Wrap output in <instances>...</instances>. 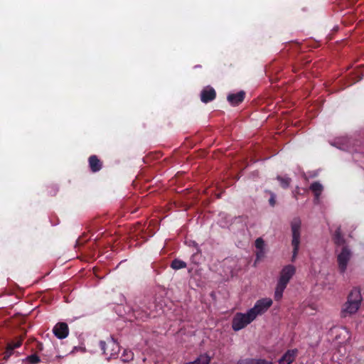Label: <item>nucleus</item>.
Wrapping results in <instances>:
<instances>
[{"label":"nucleus","mask_w":364,"mask_h":364,"mask_svg":"<svg viewBox=\"0 0 364 364\" xmlns=\"http://www.w3.org/2000/svg\"><path fill=\"white\" fill-rule=\"evenodd\" d=\"M37 349H38L39 351L43 350V343H42L38 342V343H37Z\"/></svg>","instance_id":"nucleus-25"},{"label":"nucleus","mask_w":364,"mask_h":364,"mask_svg":"<svg viewBox=\"0 0 364 364\" xmlns=\"http://www.w3.org/2000/svg\"><path fill=\"white\" fill-rule=\"evenodd\" d=\"M270 194V198L269 199V203L272 207H274L276 204V196L275 194L272 191H267Z\"/></svg>","instance_id":"nucleus-24"},{"label":"nucleus","mask_w":364,"mask_h":364,"mask_svg":"<svg viewBox=\"0 0 364 364\" xmlns=\"http://www.w3.org/2000/svg\"><path fill=\"white\" fill-rule=\"evenodd\" d=\"M216 97V92L213 87L207 86L204 87L200 92V100L204 103H208Z\"/></svg>","instance_id":"nucleus-9"},{"label":"nucleus","mask_w":364,"mask_h":364,"mask_svg":"<svg viewBox=\"0 0 364 364\" xmlns=\"http://www.w3.org/2000/svg\"><path fill=\"white\" fill-rule=\"evenodd\" d=\"M310 190L314 193L315 200L318 201L323 191V186L319 182H314L310 186Z\"/></svg>","instance_id":"nucleus-15"},{"label":"nucleus","mask_w":364,"mask_h":364,"mask_svg":"<svg viewBox=\"0 0 364 364\" xmlns=\"http://www.w3.org/2000/svg\"><path fill=\"white\" fill-rule=\"evenodd\" d=\"M352 257V252L348 246H343L341 252L337 256V262L338 271L343 274L346 269L348 262Z\"/></svg>","instance_id":"nucleus-7"},{"label":"nucleus","mask_w":364,"mask_h":364,"mask_svg":"<svg viewBox=\"0 0 364 364\" xmlns=\"http://www.w3.org/2000/svg\"><path fill=\"white\" fill-rule=\"evenodd\" d=\"M193 246H194V247H196V253H199V252H200V248H199L198 245L196 242H193Z\"/></svg>","instance_id":"nucleus-26"},{"label":"nucleus","mask_w":364,"mask_h":364,"mask_svg":"<svg viewBox=\"0 0 364 364\" xmlns=\"http://www.w3.org/2000/svg\"><path fill=\"white\" fill-rule=\"evenodd\" d=\"M264 250H257V251L256 252V260L255 263H256L257 261L263 258L264 257Z\"/></svg>","instance_id":"nucleus-23"},{"label":"nucleus","mask_w":364,"mask_h":364,"mask_svg":"<svg viewBox=\"0 0 364 364\" xmlns=\"http://www.w3.org/2000/svg\"><path fill=\"white\" fill-rule=\"evenodd\" d=\"M100 347L103 354L107 356V360L117 357L120 350L119 343L112 337L107 339V341H101Z\"/></svg>","instance_id":"nucleus-4"},{"label":"nucleus","mask_w":364,"mask_h":364,"mask_svg":"<svg viewBox=\"0 0 364 364\" xmlns=\"http://www.w3.org/2000/svg\"><path fill=\"white\" fill-rule=\"evenodd\" d=\"M121 359L124 363H129L134 359V353L130 350H124Z\"/></svg>","instance_id":"nucleus-18"},{"label":"nucleus","mask_w":364,"mask_h":364,"mask_svg":"<svg viewBox=\"0 0 364 364\" xmlns=\"http://www.w3.org/2000/svg\"><path fill=\"white\" fill-rule=\"evenodd\" d=\"M14 353V350L11 346H6V350L4 353V359L8 360L9 358Z\"/></svg>","instance_id":"nucleus-21"},{"label":"nucleus","mask_w":364,"mask_h":364,"mask_svg":"<svg viewBox=\"0 0 364 364\" xmlns=\"http://www.w3.org/2000/svg\"><path fill=\"white\" fill-rule=\"evenodd\" d=\"M301 221L299 218H294L291 222L292 235L291 245L293 247L291 261L294 262L297 257L301 242Z\"/></svg>","instance_id":"nucleus-3"},{"label":"nucleus","mask_w":364,"mask_h":364,"mask_svg":"<svg viewBox=\"0 0 364 364\" xmlns=\"http://www.w3.org/2000/svg\"><path fill=\"white\" fill-rule=\"evenodd\" d=\"M362 301L360 289L353 288L348 296L347 301L343 304L341 315L346 318L355 314L359 309Z\"/></svg>","instance_id":"nucleus-1"},{"label":"nucleus","mask_w":364,"mask_h":364,"mask_svg":"<svg viewBox=\"0 0 364 364\" xmlns=\"http://www.w3.org/2000/svg\"><path fill=\"white\" fill-rule=\"evenodd\" d=\"M297 349L288 350L279 360V364H291L297 355Z\"/></svg>","instance_id":"nucleus-11"},{"label":"nucleus","mask_w":364,"mask_h":364,"mask_svg":"<svg viewBox=\"0 0 364 364\" xmlns=\"http://www.w3.org/2000/svg\"><path fill=\"white\" fill-rule=\"evenodd\" d=\"M237 364H273V363L263 358H245L238 360Z\"/></svg>","instance_id":"nucleus-13"},{"label":"nucleus","mask_w":364,"mask_h":364,"mask_svg":"<svg viewBox=\"0 0 364 364\" xmlns=\"http://www.w3.org/2000/svg\"><path fill=\"white\" fill-rule=\"evenodd\" d=\"M186 263L181 259H174L171 263V267L173 269L178 270L186 267Z\"/></svg>","instance_id":"nucleus-17"},{"label":"nucleus","mask_w":364,"mask_h":364,"mask_svg":"<svg viewBox=\"0 0 364 364\" xmlns=\"http://www.w3.org/2000/svg\"><path fill=\"white\" fill-rule=\"evenodd\" d=\"M23 341V337L20 336L18 337L15 341H11L7 343V346H11L12 348L14 350L15 348H19L21 346Z\"/></svg>","instance_id":"nucleus-20"},{"label":"nucleus","mask_w":364,"mask_h":364,"mask_svg":"<svg viewBox=\"0 0 364 364\" xmlns=\"http://www.w3.org/2000/svg\"><path fill=\"white\" fill-rule=\"evenodd\" d=\"M276 178L279 181L280 186L284 189H287L291 183V178L287 175H278Z\"/></svg>","instance_id":"nucleus-16"},{"label":"nucleus","mask_w":364,"mask_h":364,"mask_svg":"<svg viewBox=\"0 0 364 364\" xmlns=\"http://www.w3.org/2000/svg\"><path fill=\"white\" fill-rule=\"evenodd\" d=\"M296 272V268L291 264L286 265L283 267L280 272V276L278 279L275 291H274V299L275 301H280L283 296V292L286 289L290 279L294 275Z\"/></svg>","instance_id":"nucleus-2"},{"label":"nucleus","mask_w":364,"mask_h":364,"mask_svg":"<svg viewBox=\"0 0 364 364\" xmlns=\"http://www.w3.org/2000/svg\"><path fill=\"white\" fill-rule=\"evenodd\" d=\"M24 361L28 363L29 364H38L41 362V359L36 353H33L27 356Z\"/></svg>","instance_id":"nucleus-19"},{"label":"nucleus","mask_w":364,"mask_h":364,"mask_svg":"<svg viewBox=\"0 0 364 364\" xmlns=\"http://www.w3.org/2000/svg\"><path fill=\"white\" fill-rule=\"evenodd\" d=\"M245 97V92L240 91L235 94H229L227 100L231 105L237 106L244 101Z\"/></svg>","instance_id":"nucleus-10"},{"label":"nucleus","mask_w":364,"mask_h":364,"mask_svg":"<svg viewBox=\"0 0 364 364\" xmlns=\"http://www.w3.org/2000/svg\"><path fill=\"white\" fill-rule=\"evenodd\" d=\"M333 240L334 243L338 246H346V240L341 233V228L340 226L338 227L337 229L335 230V232L333 235Z\"/></svg>","instance_id":"nucleus-14"},{"label":"nucleus","mask_w":364,"mask_h":364,"mask_svg":"<svg viewBox=\"0 0 364 364\" xmlns=\"http://www.w3.org/2000/svg\"><path fill=\"white\" fill-rule=\"evenodd\" d=\"M54 335L59 339L65 338L69 333L68 326L66 323H58L53 329Z\"/></svg>","instance_id":"nucleus-8"},{"label":"nucleus","mask_w":364,"mask_h":364,"mask_svg":"<svg viewBox=\"0 0 364 364\" xmlns=\"http://www.w3.org/2000/svg\"><path fill=\"white\" fill-rule=\"evenodd\" d=\"M272 305V300L271 299L263 298L257 301L255 306L248 311L255 319L257 316L264 314Z\"/></svg>","instance_id":"nucleus-6"},{"label":"nucleus","mask_w":364,"mask_h":364,"mask_svg":"<svg viewBox=\"0 0 364 364\" xmlns=\"http://www.w3.org/2000/svg\"><path fill=\"white\" fill-rule=\"evenodd\" d=\"M88 162L92 172H97L102 168V162L96 155H91L88 159Z\"/></svg>","instance_id":"nucleus-12"},{"label":"nucleus","mask_w":364,"mask_h":364,"mask_svg":"<svg viewBox=\"0 0 364 364\" xmlns=\"http://www.w3.org/2000/svg\"><path fill=\"white\" fill-rule=\"evenodd\" d=\"M255 320L251 314L247 311L246 314L236 313L232 321V328L238 331L245 328Z\"/></svg>","instance_id":"nucleus-5"},{"label":"nucleus","mask_w":364,"mask_h":364,"mask_svg":"<svg viewBox=\"0 0 364 364\" xmlns=\"http://www.w3.org/2000/svg\"><path fill=\"white\" fill-rule=\"evenodd\" d=\"M264 242L262 238L259 237L255 240V247L257 250H264Z\"/></svg>","instance_id":"nucleus-22"}]
</instances>
